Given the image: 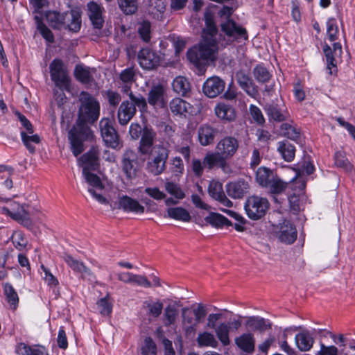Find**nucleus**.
<instances>
[{"mask_svg":"<svg viewBox=\"0 0 355 355\" xmlns=\"http://www.w3.org/2000/svg\"><path fill=\"white\" fill-rule=\"evenodd\" d=\"M205 27L202 31V40L198 46H194L188 50L187 59L198 70L204 69L207 62L214 60L218 52V43L216 36L218 28L215 25L214 18L209 12L205 13Z\"/></svg>","mask_w":355,"mask_h":355,"instance_id":"obj_1","label":"nucleus"},{"mask_svg":"<svg viewBox=\"0 0 355 355\" xmlns=\"http://www.w3.org/2000/svg\"><path fill=\"white\" fill-rule=\"evenodd\" d=\"M156 137L155 131L146 129L137 147L140 155H148L146 168L154 176L161 175L166 170L169 156L167 148L160 144L154 145Z\"/></svg>","mask_w":355,"mask_h":355,"instance_id":"obj_2","label":"nucleus"},{"mask_svg":"<svg viewBox=\"0 0 355 355\" xmlns=\"http://www.w3.org/2000/svg\"><path fill=\"white\" fill-rule=\"evenodd\" d=\"M239 148V140L233 136L222 138L216 144V152L208 153L205 156L208 169L219 167L225 171L228 167L227 159L233 157Z\"/></svg>","mask_w":355,"mask_h":355,"instance_id":"obj_3","label":"nucleus"},{"mask_svg":"<svg viewBox=\"0 0 355 355\" xmlns=\"http://www.w3.org/2000/svg\"><path fill=\"white\" fill-rule=\"evenodd\" d=\"M80 106L78 110V118L89 123H94L100 116V103L90 94L82 92L79 96Z\"/></svg>","mask_w":355,"mask_h":355,"instance_id":"obj_4","label":"nucleus"},{"mask_svg":"<svg viewBox=\"0 0 355 355\" xmlns=\"http://www.w3.org/2000/svg\"><path fill=\"white\" fill-rule=\"evenodd\" d=\"M244 208L250 219L259 220L265 216L269 208V202L265 198L252 196L246 199Z\"/></svg>","mask_w":355,"mask_h":355,"instance_id":"obj_5","label":"nucleus"},{"mask_svg":"<svg viewBox=\"0 0 355 355\" xmlns=\"http://www.w3.org/2000/svg\"><path fill=\"white\" fill-rule=\"evenodd\" d=\"M16 179L17 174L12 166L1 165V201L10 200L16 196L13 184Z\"/></svg>","mask_w":355,"mask_h":355,"instance_id":"obj_6","label":"nucleus"},{"mask_svg":"<svg viewBox=\"0 0 355 355\" xmlns=\"http://www.w3.org/2000/svg\"><path fill=\"white\" fill-rule=\"evenodd\" d=\"M51 80L61 89H69L70 78L62 60L54 59L49 65Z\"/></svg>","mask_w":355,"mask_h":355,"instance_id":"obj_7","label":"nucleus"},{"mask_svg":"<svg viewBox=\"0 0 355 355\" xmlns=\"http://www.w3.org/2000/svg\"><path fill=\"white\" fill-rule=\"evenodd\" d=\"M62 258L74 273L80 275L81 279L89 281L91 283L96 282V276L83 261L75 259L68 253H64Z\"/></svg>","mask_w":355,"mask_h":355,"instance_id":"obj_8","label":"nucleus"},{"mask_svg":"<svg viewBox=\"0 0 355 355\" xmlns=\"http://www.w3.org/2000/svg\"><path fill=\"white\" fill-rule=\"evenodd\" d=\"M101 135L105 144L112 148L121 147L119 135L109 118H103L99 122Z\"/></svg>","mask_w":355,"mask_h":355,"instance_id":"obj_9","label":"nucleus"},{"mask_svg":"<svg viewBox=\"0 0 355 355\" xmlns=\"http://www.w3.org/2000/svg\"><path fill=\"white\" fill-rule=\"evenodd\" d=\"M137 154L130 148L125 150L121 157V169L128 180H132L137 175Z\"/></svg>","mask_w":355,"mask_h":355,"instance_id":"obj_10","label":"nucleus"},{"mask_svg":"<svg viewBox=\"0 0 355 355\" xmlns=\"http://www.w3.org/2000/svg\"><path fill=\"white\" fill-rule=\"evenodd\" d=\"M323 52L326 58L327 70L330 75H336L338 72V61L336 57H340L343 53L342 46L339 42L333 44V49L325 44L323 46Z\"/></svg>","mask_w":355,"mask_h":355,"instance_id":"obj_11","label":"nucleus"},{"mask_svg":"<svg viewBox=\"0 0 355 355\" xmlns=\"http://www.w3.org/2000/svg\"><path fill=\"white\" fill-rule=\"evenodd\" d=\"M137 60L142 69L153 70L160 64L161 57L156 51L149 48H143L137 54Z\"/></svg>","mask_w":355,"mask_h":355,"instance_id":"obj_12","label":"nucleus"},{"mask_svg":"<svg viewBox=\"0 0 355 355\" xmlns=\"http://www.w3.org/2000/svg\"><path fill=\"white\" fill-rule=\"evenodd\" d=\"M220 28L227 36L234 40L243 39L247 40L248 38L246 29L238 25L232 19H227L225 22L222 23Z\"/></svg>","mask_w":355,"mask_h":355,"instance_id":"obj_13","label":"nucleus"},{"mask_svg":"<svg viewBox=\"0 0 355 355\" xmlns=\"http://www.w3.org/2000/svg\"><path fill=\"white\" fill-rule=\"evenodd\" d=\"M225 83L218 76L209 78L202 87L203 93L209 98H215L225 89Z\"/></svg>","mask_w":355,"mask_h":355,"instance_id":"obj_14","label":"nucleus"},{"mask_svg":"<svg viewBox=\"0 0 355 355\" xmlns=\"http://www.w3.org/2000/svg\"><path fill=\"white\" fill-rule=\"evenodd\" d=\"M236 79L240 87L251 97L256 98L259 95L258 87L251 77L243 70L236 73Z\"/></svg>","mask_w":355,"mask_h":355,"instance_id":"obj_15","label":"nucleus"},{"mask_svg":"<svg viewBox=\"0 0 355 355\" xmlns=\"http://www.w3.org/2000/svg\"><path fill=\"white\" fill-rule=\"evenodd\" d=\"M87 11L94 28L101 29L104 24L103 17L104 8L97 2L92 1L87 4Z\"/></svg>","mask_w":355,"mask_h":355,"instance_id":"obj_16","label":"nucleus"},{"mask_svg":"<svg viewBox=\"0 0 355 355\" xmlns=\"http://www.w3.org/2000/svg\"><path fill=\"white\" fill-rule=\"evenodd\" d=\"M164 94L163 85L157 84L152 86L147 95L148 103L155 107H164L166 105Z\"/></svg>","mask_w":355,"mask_h":355,"instance_id":"obj_17","label":"nucleus"},{"mask_svg":"<svg viewBox=\"0 0 355 355\" xmlns=\"http://www.w3.org/2000/svg\"><path fill=\"white\" fill-rule=\"evenodd\" d=\"M137 112V108L129 101H123L117 111V119L120 125H126Z\"/></svg>","mask_w":355,"mask_h":355,"instance_id":"obj_18","label":"nucleus"},{"mask_svg":"<svg viewBox=\"0 0 355 355\" xmlns=\"http://www.w3.org/2000/svg\"><path fill=\"white\" fill-rule=\"evenodd\" d=\"M208 193L212 198L218 201L223 205L227 207H232V202L225 196L223 191V185L220 182L218 181H211L208 187Z\"/></svg>","mask_w":355,"mask_h":355,"instance_id":"obj_19","label":"nucleus"},{"mask_svg":"<svg viewBox=\"0 0 355 355\" xmlns=\"http://www.w3.org/2000/svg\"><path fill=\"white\" fill-rule=\"evenodd\" d=\"M264 110L270 119L277 122L286 121L289 118V113L284 107L277 103H271L265 105Z\"/></svg>","mask_w":355,"mask_h":355,"instance_id":"obj_20","label":"nucleus"},{"mask_svg":"<svg viewBox=\"0 0 355 355\" xmlns=\"http://www.w3.org/2000/svg\"><path fill=\"white\" fill-rule=\"evenodd\" d=\"M277 234L279 241L287 244L293 243L297 238L295 227L291 223L286 220L281 224L279 230Z\"/></svg>","mask_w":355,"mask_h":355,"instance_id":"obj_21","label":"nucleus"},{"mask_svg":"<svg viewBox=\"0 0 355 355\" xmlns=\"http://www.w3.org/2000/svg\"><path fill=\"white\" fill-rule=\"evenodd\" d=\"M218 133V130L217 128L208 124H203L198 130V141L203 146H209L214 142Z\"/></svg>","mask_w":355,"mask_h":355,"instance_id":"obj_22","label":"nucleus"},{"mask_svg":"<svg viewBox=\"0 0 355 355\" xmlns=\"http://www.w3.org/2000/svg\"><path fill=\"white\" fill-rule=\"evenodd\" d=\"M227 195L234 199L242 198L248 191L249 185L244 180L232 182L226 184Z\"/></svg>","mask_w":355,"mask_h":355,"instance_id":"obj_23","label":"nucleus"},{"mask_svg":"<svg viewBox=\"0 0 355 355\" xmlns=\"http://www.w3.org/2000/svg\"><path fill=\"white\" fill-rule=\"evenodd\" d=\"M119 207L123 209L125 211L135 214H143L145 210L144 207L139 204L138 200L128 196H123L119 198Z\"/></svg>","mask_w":355,"mask_h":355,"instance_id":"obj_24","label":"nucleus"},{"mask_svg":"<svg viewBox=\"0 0 355 355\" xmlns=\"http://www.w3.org/2000/svg\"><path fill=\"white\" fill-rule=\"evenodd\" d=\"M245 326L251 331L263 332L271 329L272 324L269 320L260 316H250L246 318Z\"/></svg>","mask_w":355,"mask_h":355,"instance_id":"obj_25","label":"nucleus"},{"mask_svg":"<svg viewBox=\"0 0 355 355\" xmlns=\"http://www.w3.org/2000/svg\"><path fill=\"white\" fill-rule=\"evenodd\" d=\"M169 108L173 114L176 116H186L187 113L193 112V106L180 98L172 99L169 103Z\"/></svg>","mask_w":355,"mask_h":355,"instance_id":"obj_26","label":"nucleus"},{"mask_svg":"<svg viewBox=\"0 0 355 355\" xmlns=\"http://www.w3.org/2000/svg\"><path fill=\"white\" fill-rule=\"evenodd\" d=\"M235 344L241 350L248 354H252L255 349V339L251 333H245L236 338Z\"/></svg>","mask_w":355,"mask_h":355,"instance_id":"obj_27","label":"nucleus"},{"mask_svg":"<svg viewBox=\"0 0 355 355\" xmlns=\"http://www.w3.org/2000/svg\"><path fill=\"white\" fill-rule=\"evenodd\" d=\"M165 0H148L146 9L148 13L154 19L161 20L166 10Z\"/></svg>","mask_w":355,"mask_h":355,"instance_id":"obj_28","label":"nucleus"},{"mask_svg":"<svg viewBox=\"0 0 355 355\" xmlns=\"http://www.w3.org/2000/svg\"><path fill=\"white\" fill-rule=\"evenodd\" d=\"M295 343L301 352L309 351L314 343V339L309 331L304 330L296 334Z\"/></svg>","mask_w":355,"mask_h":355,"instance_id":"obj_29","label":"nucleus"},{"mask_svg":"<svg viewBox=\"0 0 355 355\" xmlns=\"http://www.w3.org/2000/svg\"><path fill=\"white\" fill-rule=\"evenodd\" d=\"M68 13H60L57 11H48L46 13V19L53 28L60 29L66 25V19Z\"/></svg>","mask_w":355,"mask_h":355,"instance_id":"obj_30","label":"nucleus"},{"mask_svg":"<svg viewBox=\"0 0 355 355\" xmlns=\"http://www.w3.org/2000/svg\"><path fill=\"white\" fill-rule=\"evenodd\" d=\"M214 112L216 116L222 120L232 121L236 118L234 109L231 105L223 103H218L214 108Z\"/></svg>","mask_w":355,"mask_h":355,"instance_id":"obj_31","label":"nucleus"},{"mask_svg":"<svg viewBox=\"0 0 355 355\" xmlns=\"http://www.w3.org/2000/svg\"><path fill=\"white\" fill-rule=\"evenodd\" d=\"M80 160L87 167L88 171L96 170L98 166V150L96 148H91L87 153L80 157Z\"/></svg>","mask_w":355,"mask_h":355,"instance_id":"obj_32","label":"nucleus"},{"mask_svg":"<svg viewBox=\"0 0 355 355\" xmlns=\"http://www.w3.org/2000/svg\"><path fill=\"white\" fill-rule=\"evenodd\" d=\"M277 174L267 167H259L256 172V181L262 187L266 188Z\"/></svg>","mask_w":355,"mask_h":355,"instance_id":"obj_33","label":"nucleus"},{"mask_svg":"<svg viewBox=\"0 0 355 355\" xmlns=\"http://www.w3.org/2000/svg\"><path fill=\"white\" fill-rule=\"evenodd\" d=\"M277 151L281 155L282 159L291 162L294 159L295 155V147L287 140L279 141L277 144Z\"/></svg>","mask_w":355,"mask_h":355,"instance_id":"obj_34","label":"nucleus"},{"mask_svg":"<svg viewBox=\"0 0 355 355\" xmlns=\"http://www.w3.org/2000/svg\"><path fill=\"white\" fill-rule=\"evenodd\" d=\"M16 352L18 355H49L46 349L42 346H28L22 343L17 346Z\"/></svg>","mask_w":355,"mask_h":355,"instance_id":"obj_35","label":"nucleus"},{"mask_svg":"<svg viewBox=\"0 0 355 355\" xmlns=\"http://www.w3.org/2000/svg\"><path fill=\"white\" fill-rule=\"evenodd\" d=\"M3 293L6 302L12 310H15L19 304V296L13 286L6 283L3 286Z\"/></svg>","mask_w":355,"mask_h":355,"instance_id":"obj_36","label":"nucleus"},{"mask_svg":"<svg viewBox=\"0 0 355 355\" xmlns=\"http://www.w3.org/2000/svg\"><path fill=\"white\" fill-rule=\"evenodd\" d=\"M143 307L147 310V315L158 318L162 314L164 304L160 300L153 301L152 299H148L144 302Z\"/></svg>","mask_w":355,"mask_h":355,"instance_id":"obj_37","label":"nucleus"},{"mask_svg":"<svg viewBox=\"0 0 355 355\" xmlns=\"http://www.w3.org/2000/svg\"><path fill=\"white\" fill-rule=\"evenodd\" d=\"M173 89L177 94L186 96L191 92V85L184 76L176 77L172 83Z\"/></svg>","mask_w":355,"mask_h":355,"instance_id":"obj_38","label":"nucleus"},{"mask_svg":"<svg viewBox=\"0 0 355 355\" xmlns=\"http://www.w3.org/2000/svg\"><path fill=\"white\" fill-rule=\"evenodd\" d=\"M205 220L211 225V226L216 228H221L224 226H232L233 224L224 216L211 212L205 218Z\"/></svg>","mask_w":355,"mask_h":355,"instance_id":"obj_39","label":"nucleus"},{"mask_svg":"<svg viewBox=\"0 0 355 355\" xmlns=\"http://www.w3.org/2000/svg\"><path fill=\"white\" fill-rule=\"evenodd\" d=\"M26 206H20L15 202H10L8 206L1 207V214H5L15 220L21 216V214L25 211Z\"/></svg>","mask_w":355,"mask_h":355,"instance_id":"obj_40","label":"nucleus"},{"mask_svg":"<svg viewBox=\"0 0 355 355\" xmlns=\"http://www.w3.org/2000/svg\"><path fill=\"white\" fill-rule=\"evenodd\" d=\"M167 216L184 222H189L191 220L189 212L181 207L168 208L167 209Z\"/></svg>","mask_w":355,"mask_h":355,"instance_id":"obj_41","label":"nucleus"},{"mask_svg":"<svg viewBox=\"0 0 355 355\" xmlns=\"http://www.w3.org/2000/svg\"><path fill=\"white\" fill-rule=\"evenodd\" d=\"M21 137L23 144L31 153H34L35 148L34 144H38L40 142V137L37 134H30L28 132L21 131Z\"/></svg>","mask_w":355,"mask_h":355,"instance_id":"obj_42","label":"nucleus"},{"mask_svg":"<svg viewBox=\"0 0 355 355\" xmlns=\"http://www.w3.org/2000/svg\"><path fill=\"white\" fill-rule=\"evenodd\" d=\"M253 76L259 83H267L272 78L270 71L263 64H257L252 71Z\"/></svg>","mask_w":355,"mask_h":355,"instance_id":"obj_43","label":"nucleus"},{"mask_svg":"<svg viewBox=\"0 0 355 355\" xmlns=\"http://www.w3.org/2000/svg\"><path fill=\"white\" fill-rule=\"evenodd\" d=\"M199 347H211L216 348L218 343L211 333L204 331L200 333L196 338Z\"/></svg>","mask_w":355,"mask_h":355,"instance_id":"obj_44","label":"nucleus"},{"mask_svg":"<svg viewBox=\"0 0 355 355\" xmlns=\"http://www.w3.org/2000/svg\"><path fill=\"white\" fill-rule=\"evenodd\" d=\"M83 175H84L86 182L94 189L102 191L104 189V186L100 179V178L96 174L92 173L88 171L87 167L83 168Z\"/></svg>","mask_w":355,"mask_h":355,"instance_id":"obj_45","label":"nucleus"},{"mask_svg":"<svg viewBox=\"0 0 355 355\" xmlns=\"http://www.w3.org/2000/svg\"><path fill=\"white\" fill-rule=\"evenodd\" d=\"M215 333L216 334L217 338L221 342V343L224 345H228L230 343L229 338V333L230 331V326L228 323L222 322L219 324L215 328Z\"/></svg>","mask_w":355,"mask_h":355,"instance_id":"obj_46","label":"nucleus"},{"mask_svg":"<svg viewBox=\"0 0 355 355\" xmlns=\"http://www.w3.org/2000/svg\"><path fill=\"white\" fill-rule=\"evenodd\" d=\"M288 187V182L283 181L280 178L275 175L271 183L266 187L269 192L272 194H280L283 193L286 188Z\"/></svg>","mask_w":355,"mask_h":355,"instance_id":"obj_47","label":"nucleus"},{"mask_svg":"<svg viewBox=\"0 0 355 355\" xmlns=\"http://www.w3.org/2000/svg\"><path fill=\"white\" fill-rule=\"evenodd\" d=\"M88 121H83L78 118L76 122V128H75V132H72V134L77 135L81 139H88L93 136L92 132L90 128L87 125Z\"/></svg>","mask_w":355,"mask_h":355,"instance_id":"obj_48","label":"nucleus"},{"mask_svg":"<svg viewBox=\"0 0 355 355\" xmlns=\"http://www.w3.org/2000/svg\"><path fill=\"white\" fill-rule=\"evenodd\" d=\"M281 132L284 137L297 141L300 138V131L292 124L284 123L281 125Z\"/></svg>","mask_w":355,"mask_h":355,"instance_id":"obj_49","label":"nucleus"},{"mask_svg":"<svg viewBox=\"0 0 355 355\" xmlns=\"http://www.w3.org/2000/svg\"><path fill=\"white\" fill-rule=\"evenodd\" d=\"M164 324L169 327L173 324L178 315V310L176 304H168L164 310Z\"/></svg>","mask_w":355,"mask_h":355,"instance_id":"obj_50","label":"nucleus"},{"mask_svg":"<svg viewBox=\"0 0 355 355\" xmlns=\"http://www.w3.org/2000/svg\"><path fill=\"white\" fill-rule=\"evenodd\" d=\"M76 78L83 83H89L92 80V76L89 67L77 65L74 70Z\"/></svg>","mask_w":355,"mask_h":355,"instance_id":"obj_51","label":"nucleus"},{"mask_svg":"<svg viewBox=\"0 0 355 355\" xmlns=\"http://www.w3.org/2000/svg\"><path fill=\"white\" fill-rule=\"evenodd\" d=\"M67 18L68 21H70V23L67 24V28L69 30L75 33L78 32L81 27V19L80 13L77 11L71 10L69 13H68Z\"/></svg>","mask_w":355,"mask_h":355,"instance_id":"obj_52","label":"nucleus"},{"mask_svg":"<svg viewBox=\"0 0 355 355\" xmlns=\"http://www.w3.org/2000/svg\"><path fill=\"white\" fill-rule=\"evenodd\" d=\"M69 139L70 141L72 153L74 156L77 157L84 150L83 139L78 137L77 135H73L72 131H70Z\"/></svg>","mask_w":355,"mask_h":355,"instance_id":"obj_53","label":"nucleus"},{"mask_svg":"<svg viewBox=\"0 0 355 355\" xmlns=\"http://www.w3.org/2000/svg\"><path fill=\"white\" fill-rule=\"evenodd\" d=\"M121 11L125 15H132L138 8L137 0H118Z\"/></svg>","mask_w":355,"mask_h":355,"instance_id":"obj_54","label":"nucleus"},{"mask_svg":"<svg viewBox=\"0 0 355 355\" xmlns=\"http://www.w3.org/2000/svg\"><path fill=\"white\" fill-rule=\"evenodd\" d=\"M164 188L167 193L178 200L183 199L185 197V194L180 185L173 182H166Z\"/></svg>","mask_w":355,"mask_h":355,"instance_id":"obj_55","label":"nucleus"},{"mask_svg":"<svg viewBox=\"0 0 355 355\" xmlns=\"http://www.w3.org/2000/svg\"><path fill=\"white\" fill-rule=\"evenodd\" d=\"M146 129L155 131L151 127L145 125L143 128L139 123H132L129 128V134L132 139L137 140L140 137V140L144 135Z\"/></svg>","mask_w":355,"mask_h":355,"instance_id":"obj_56","label":"nucleus"},{"mask_svg":"<svg viewBox=\"0 0 355 355\" xmlns=\"http://www.w3.org/2000/svg\"><path fill=\"white\" fill-rule=\"evenodd\" d=\"M338 27L336 19L330 18L327 22V34L328 39L331 42L336 41L338 39Z\"/></svg>","mask_w":355,"mask_h":355,"instance_id":"obj_57","label":"nucleus"},{"mask_svg":"<svg viewBox=\"0 0 355 355\" xmlns=\"http://www.w3.org/2000/svg\"><path fill=\"white\" fill-rule=\"evenodd\" d=\"M151 26L149 21H144L138 27V33L141 39L146 43L150 42L151 38Z\"/></svg>","mask_w":355,"mask_h":355,"instance_id":"obj_58","label":"nucleus"},{"mask_svg":"<svg viewBox=\"0 0 355 355\" xmlns=\"http://www.w3.org/2000/svg\"><path fill=\"white\" fill-rule=\"evenodd\" d=\"M192 171L196 178H200L203 175L204 168L207 167L205 158L202 161L198 158H193L191 163Z\"/></svg>","mask_w":355,"mask_h":355,"instance_id":"obj_59","label":"nucleus"},{"mask_svg":"<svg viewBox=\"0 0 355 355\" xmlns=\"http://www.w3.org/2000/svg\"><path fill=\"white\" fill-rule=\"evenodd\" d=\"M130 99L131 103L136 107H138L139 110L143 112L147 110V101L146 98L141 94L135 95L134 94H130Z\"/></svg>","mask_w":355,"mask_h":355,"instance_id":"obj_60","label":"nucleus"},{"mask_svg":"<svg viewBox=\"0 0 355 355\" xmlns=\"http://www.w3.org/2000/svg\"><path fill=\"white\" fill-rule=\"evenodd\" d=\"M97 306L100 313L104 316H107L112 313V306L109 302L108 295L100 299L97 302Z\"/></svg>","mask_w":355,"mask_h":355,"instance_id":"obj_61","label":"nucleus"},{"mask_svg":"<svg viewBox=\"0 0 355 355\" xmlns=\"http://www.w3.org/2000/svg\"><path fill=\"white\" fill-rule=\"evenodd\" d=\"M306 187V182L302 178H298L297 174H295V177L293 178L288 182V188H291L295 192H302Z\"/></svg>","mask_w":355,"mask_h":355,"instance_id":"obj_62","label":"nucleus"},{"mask_svg":"<svg viewBox=\"0 0 355 355\" xmlns=\"http://www.w3.org/2000/svg\"><path fill=\"white\" fill-rule=\"evenodd\" d=\"M121 83L133 84L135 81V71L133 67H129L123 70L119 76Z\"/></svg>","mask_w":355,"mask_h":355,"instance_id":"obj_63","label":"nucleus"},{"mask_svg":"<svg viewBox=\"0 0 355 355\" xmlns=\"http://www.w3.org/2000/svg\"><path fill=\"white\" fill-rule=\"evenodd\" d=\"M37 21V28L40 31L42 37L49 43L54 42V36L51 31L47 28L42 21H40L37 17H35Z\"/></svg>","mask_w":355,"mask_h":355,"instance_id":"obj_64","label":"nucleus"}]
</instances>
